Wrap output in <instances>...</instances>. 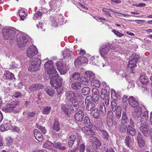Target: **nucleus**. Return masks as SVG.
<instances>
[{
    "label": "nucleus",
    "mask_w": 152,
    "mask_h": 152,
    "mask_svg": "<svg viewBox=\"0 0 152 152\" xmlns=\"http://www.w3.org/2000/svg\"><path fill=\"white\" fill-rule=\"evenodd\" d=\"M140 56L138 54L133 53L129 61L127 67V71L129 73H133L135 71L134 67L137 66L136 64L137 61L140 59Z\"/></svg>",
    "instance_id": "obj_1"
},
{
    "label": "nucleus",
    "mask_w": 152,
    "mask_h": 152,
    "mask_svg": "<svg viewBox=\"0 0 152 152\" xmlns=\"http://www.w3.org/2000/svg\"><path fill=\"white\" fill-rule=\"evenodd\" d=\"M2 34L4 39L5 40L13 41L15 35V31L12 28H6L2 30Z\"/></svg>",
    "instance_id": "obj_2"
},
{
    "label": "nucleus",
    "mask_w": 152,
    "mask_h": 152,
    "mask_svg": "<svg viewBox=\"0 0 152 152\" xmlns=\"http://www.w3.org/2000/svg\"><path fill=\"white\" fill-rule=\"evenodd\" d=\"M41 64V60L38 58H34L32 59L29 64L28 70L35 72L39 70Z\"/></svg>",
    "instance_id": "obj_3"
},
{
    "label": "nucleus",
    "mask_w": 152,
    "mask_h": 152,
    "mask_svg": "<svg viewBox=\"0 0 152 152\" xmlns=\"http://www.w3.org/2000/svg\"><path fill=\"white\" fill-rule=\"evenodd\" d=\"M50 80L51 85L55 89L58 88L62 86L63 79L61 77H58V75L51 76Z\"/></svg>",
    "instance_id": "obj_4"
},
{
    "label": "nucleus",
    "mask_w": 152,
    "mask_h": 152,
    "mask_svg": "<svg viewBox=\"0 0 152 152\" xmlns=\"http://www.w3.org/2000/svg\"><path fill=\"white\" fill-rule=\"evenodd\" d=\"M16 40L18 42V46L21 48L25 47L28 41L26 35L21 33L18 34L17 35Z\"/></svg>",
    "instance_id": "obj_5"
},
{
    "label": "nucleus",
    "mask_w": 152,
    "mask_h": 152,
    "mask_svg": "<svg viewBox=\"0 0 152 152\" xmlns=\"http://www.w3.org/2000/svg\"><path fill=\"white\" fill-rule=\"evenodd\" d=\"M73 106H74L73 104H68V103L67 104H62L61 105L62 110L68 117L70 116L71 111L74 110Z\"/></svg>",
    "instance_id": "obj_6"
},
{
    "label": "nucleus",
    "mask_w": 152,
    "mask_h": 152,
    "mask_svg": "<svg viewBox=\"0 0 152 152\" xmlns=\"http://www.w3.org/2000/svg\"><path fill=\"white\" fill-rule=\"evenodd\" d=\"M38 50L34 45L30 46L27 50L26 54L28 57L33 58L37 53Z\"/></svg>",
    "instance_id": "obj_7"
},
{
    "label": "nucleus",
    "mask_w": 152,
    "mask_h": 152,
    "mask_svg": "<svg viewBox=\"0 0 152 152\" xmlns=\"http://www.w3.org/2000/svg\"><path fill=\"white\" fill-rule=\"evenodd\" d=\"M109 49L114 50V48L111 45L108 44L106 45L104 47H102L99 49L101 55L104 58H106Z\"/></svg>",
    "instance_id": "obj_8"
},
{
    "label": "nucleus",
    "mask_w": 152,
    "mask_h": 152,
    "mask_svg": "<svg viewBox=\"0 0 152 152\" xmlns=\"http://www.w3.org/2000/svg\"><path fill=\"white\" fill-rule=\"evenodd\" d=\"M19 101H15L11 102L9 104H6L5 110L6 111L9 112H11L13 111V109L15 108L17 106L19 105Z\"/></svg>",
    "instance_id": "obj_9"
},
{
    "label": "nucleus",
    "mask_w": 152,
    "mask_h": 152,
    "mask_svg": "<svg viewBox=\"0 0 152 152\" xmlns=\"http://www.w3.org/2000/svg\"><path fill=\"white\" fill-rule=\"evenodd\" d=\"M63 62V60H61L60 61H58L56 63V66L57 69L61 75L66 74L67 71L66 69L64 68Z\"/></svg>",
    "instance_id": "obj_10"
},
{
    "label": "nucleus",
    "mask_w": 152,
    "mask_h": 152,
    "mask_svg": "<svg viewBox=\"0 0 152 152\" xmlns=\"http://www.w3.org/2000/svg\"><path fill=\"white\" fill-rule=\"evenodd\" d=\"M93 126V124H91L89 127L84 126L82 128V130L86 135L93 136L95 135V133L91 129Z\"/></svg>",
    "instance_id": "obj_11"
},
{
    "label": "nucleus",
    "mask_w": 152,
    "mask_h": 152,
    "mask_svg": "<svg viewBox=\"0 0 152 152\" xmlns=\"http://www.w3.org/2000/svg\"><path fill=\"white\" fill-rule=\"evenodd\" d=\"M65 96L68 104H73V102L75 101L74 99V92L72 91H67L66 93Z\"/></svg>",
    "instance_id": "obj_12"
},
{
    "label": "nucleus",
    "mask_w": 152,
    "mask_h": 152,
    "mask_svg": "<svg viewBox=\"0 0 152 152\" xmlns=\"http://www.w3.org/2000/svg\"><path fill=\"white\" fill-rule=\"evenodd\" d=\"M113 112L111 111H108L107 114V117L106 118V121L107 124L109 127H111L113 124Z\"/></svg>",
    "instance_id": "obj_13"
},
{
    "label": "nucleus",
    "mask_w": 152,
    "mask_h": 152,
    "mask_svg": "<svg viewBox=\"0 0 152 152\" xmlns=\"http://www.w3.org/2000/svg\"><path fill=\"white\" fill-rule=\"evenodd\" d=\"M43 87V85L40 84H34L29 87V91L34 93L37 90L42 89Z\"/></svg>",
    "instance_id": "obj_14"
},
{
    "label": "nucleus",
    "mask_w": 152,
    "mask_h": 152,
    "mask_svg": "<svg viewBox=\"0 0 152 152\" xmlns=\"http://www.w3.org/2000/svg\"><path fill=\"white\" fill-rule=\"evenodd\" d=\"M152 128L148 127L145 125L140 128V130L144 135L146 137H149V135Z\"/></svg>",
    "instance_id": "obj_15"
},
{
    "label": "nucleus",
    "mask_w": 152,
    "mask_h": 152,
    "mask_svg": "<svg viewBox=\"0 0 152 152\" xmlns=\"http://www.w3.org/2000/svg\"><path fill=\"white\" fill-rule=\"evenodd\" d=\"M142 137L143 136L140 132L138 133L137 137V140L138 145L140 148H142L145 145V140L143 139Z\"/></svg>",
    "instance_id": "obj_16"
},
{
    "label": "nucleus",
    "mask_w": 152,
    "mask_h": 152,
    "mask_svg": "<svg viewBox=\"0 0 152 152\" xmlns=\"http://www.w3.org/2000/svg\"><path fill=\"white\" fill-rule=\"evenodd\" d=\"M92 101L96 102L99 99V93L98 90L96 88L92 89Z\"/></svg>",
    "instance_id": "obj_17"
},
{
    "label": "nucleus",
    "mask_w": 152,
    "mask_h": 152,
    "mask_svg": "<svg viewBox=\"0 0 152 152\" xmlns=\"http://www.w3.org/2000/svg\"><path fill=\"white\" fill-rule=\"evenodd\" d=\"M84 117V113L82 110H80L77 112L75 116L76 120L78 121L81 122L83 121Z\"/></svg>",
    "instance_id": "obj_18"
},
{
    "label": "nucleus",
    "mask_w": 152,
    "mask_h": 152,
    "mask_svg": "<svg viewBox=\"0 0 152 152\" xmlns=\"http://www.w3.org/2000/svg\"><path fill=\"white\" fill-rule=\"evenodd\" d=\"M77 136L75 135H70L68 137H67L68 140V145L70 147H72V145L76 142Z\"/></svg>",
    "instance_id": "obj_19"
},
{
    "label": "nucleus",
    "mask_w": 152,
    "mask_h": 152,
    "mask_svg": "<svg viewBox=\"0 0 152 152\" xmlns=\"http://www.w3.org/2000/svg\"><path fill=\"white\" fill-rule=\"evenodd\" d=\"M91 139L93 140L92 141V146L95 148H97L98 147L102 145V144L99 140L97 138L95 137L92 136L90 137Z\"/></svg>",
    "instance_id": "obj_20"
},
{
    "label": "nucleus",
    "mask_w": 152,
    "mask_h": 152,
    "mask_svg": "<svg viewBox=\"0 0 152 152\" xmlns=\"http://www.w3.org/2000/svg\"><path fill=\"white\" fill-rule=\"evenodd\" d=\"M34 134L35 139L39 142H42L43 139L42 133L39 130L35 129L34 131Z\"/></svg>",
    "instance_id": "obj_21"
},
{
    "label": "nucleus",
    "mask_w": 152,
    "mask_h": 152,
    "mask_svg": "<svg viewBox=\"0 0 152 152\" xmlns=\"http://www.w3.org/2000/svg\"><path fill=\"white\" fill-rule=\"evenodd\" d=\"M121 107L119 106H118L116 112V115L113 118V120L115 122H117L121 118Z\"/></svg>",
    "instance_id": "obj_22"
},
{
    "label": "nucleus",
    "mask_w": 152,
    "mask_h": 152,
    "mask_svg": "<svg viewBox=\"0 0 152 152\" xmlns=\"http://www.w3.org/2000/svg\"><path fill=\"white\" fill-rule=\"evenodd\" d=\"M129 103L130 105L132 107H136L139 104L136 99L132 96L129 97Z\"/></svg>",
    "instance_id": "obj_23"
},
{
    "label": "nucleus",
    "mask_w": 152,
    "mask_h": 152,
    "mask_svg": "<svg viewBox=\"0 0 152 152\" xmlns=\"http://www.w3.org/2000/svg\"><path fill=\"white\" fill-rule=\"evenodd\" d=\"M100 111L98 109L95 108L92 110L91 112V114L94 118L99 119L100 118Z\"/></svg>",
    "instance_id": "obj_24"
},
{
    "label": "nucleus",
    "mask_w": 152,
    "mask_h": 152,
    "mask_svg": "<svg viewBox=\"0 0 152 152\" xmlns=\"http://www.w3.org/2000/svg\"><path fill=\"white\" fill-rule=\"evenodd\" d=\"M142 113V109L140 106H138L136 108L135 111L133 113V116L135 118H140Z\"/></svg>",
    "instance_id": "obj_25"
},
{
    "label": "nucleus",
    "mask_w": 152,
    "mask_h": 152,
    "mask_svg": "<svg viewBox=\"0 0 152 152\" xmlns=\"http://www.w3.org/2000/svg\"><path fill=\"white\" fill-rule=\"evenodd\" d=\"M134 127L131 126V125H128L126 127L127 133L131 136H134L136 132Z\"/></svg>",
    "instance_id": "obj_26"
},
{
    "label": "nucleus",
    "mask_w": 152,
    "mask_h": 152,
    "mask_svg": "<svg viewBox=\"0 0 152 152\" xmlns=\"http://www.w3.org/2000/svg\"><path fill=\"white\" fill-rule=\"evenodd\" d=\"M140 80L142 83L145 84H146L149 81L148 77L144 73H142L140 75Z\"/></svg>",
    "instance_id": "obj_27"
},
{
    "label": "nucleus",
    "mask_w": 152,
    "mask_h": 152,
    "mask_svg": "<svg viewBox=\"0 0 152 152\" xmlns=\"http://www.w3.org/2000/svg\"><path fill=\"white\" fill-rule=\"evenodd\" d=\"M74 99L75 100L73 102V104L77 103V101H80L83 99V96L81 94L77 92H74Z\"/></svg>",
    "instance_id": "obj_28"
},
{
    "label": "nucleus",
    "mask_w": 152,
    "mask_h": 152,
    "mask_svg": "<svg viewBox=\"0 0 152 152\" xmlns=\"http://www.w3.org/2000/svg\"><path fill=\"white\" fill-rule=\"evenodd\" d=\"M48 69L49 70H45V71L47 73L48 75H52V76L55 75H58L57 74V71H56L55 68L54 67V66Z\"/></svg>",
    "instance_id": "obj_29"
},
{
    "label": "nucleus",
    "mask_w": 152,
    "mask_h": 152,
    "mask_svg": "<svg viewBox=\"0 0 152 152\" xmlns=\"http://www.w3.org/2000/svg\"><path fill=\"white\" fill-rule=\"evenodd\" d=\"M148 119V111H145L143 113L140 120V121L142 124L146 123Z\"/></svg>",
    "instance_id": "obj_30"
},
{
    "label": "nucleus",
    "mask_w": 152,
    "mask_h": 152,
    "mask_svg": "<svg viewBox=\"0 0 152 152\" xmlns=\"http://www.w3.org/2000/svg\"><path fill=\"white\" fill-rule=\"evenodd\" d=\"M14 77V75L9 71L6 72L3 76L4 79L11 80Z\"/></svg>",
    "instance_id": "obj_31"
},
{
    "label": "nucleus",
    "mask_w": 152,
    "mask_h": 152,
    "mask_svg": "<svg viewBox=\"0 0 152 152\" xmlns=\"http://www.w3.org/2000/svg\"><path fill=\"white\" fill-rule=\"evenodd\" d=\"M71 87L73 89L75 90L80 89L81 88V84L79 82H74L72 84Z\"/></svg>",
    "instance_id": "obj_32"
},
{
    "label": "nucleus",
    "mask_w": 152,
    "mask_h": 152,
    "mask_svg": "<svg viewBox=\"0 0 152 152\" xmlns=\"http://www.w3.org/2000/svg\"><path fill=\"white\" fill-rule=\"evenodd\" d=\"M53 129L54 131L58 132L60 130L59 124L57 120H55L53 125Z\"/></svg>",
    "instance_id": "obj_33"
},
{
    "label": "nucleus",
    "mask_w": 152,
    "mask_h": 152,
    "mask_svg": "<svg viewBox=\"0 0 152 152\" xmlns=\"http://www.w3.org/2000/svg\"><path fill=\"white\" fill-rule=\"evenodd\" d=\"M45 91L50 96L52 97L54 95V91L50 87H47L45 88Z\"/></svg>",
    "instance_id": "obj_34"
},
{
    "label": "nucleus",
    "mask_w": 152,
    "mask_h": 152,
    "mask_svg": "<svg viewBox=\"0 0 152 152\" xmlns=\"http://www.w3.org/2000/svg\"><path fill=\"white\" fill-rule=\"evenodd\" d=\"M54 66V63L51 61H47L44 64L45 70H49L48 69L50 68L51 67Z\"/></svg>",
    "instance_id": "obj_35"
},
{
    "label": "nucleus",
    "mask_w": 152,
    "mask_h": 152,
    "mask_svg": "<svg viewBox=\"0 0 152 152\" xmlns=\"http://www.w3.org/2000/svg\"><path fill=\"white\" fill-rule=\"evenodd\" d=\"M53 146L54 147L62 150H66V147L64 146H62V144L60 142H55L53 144Z\"/></svg>",
    "instance_id": "obj_36"
},
{
    "label": "nucleus",
    "mask_w": 152,
    "mask_h": 152,
    "mask_svg": "<svg viewBox=\"0 0 152 152\" xmlns=\"http://www.w3.org/2000/svg\"><path fill=\"white\" fill-rule=\"evenodd\" d=\"M86 76L88 78L89 80H90L91 82L94 80V79L95 77L94 74L91 72H86Z\"/></svg>",
    "instance_id": "obj_37"
},
{
    "label": "nucleus",
    "mask_w": 152,
    "mask_h": 152,
    "mask_svg": "<svg viewBox=\"0 0 152 152\" xmlns=\"http://www.w3.org/2000/svg\"><path fill=\"white\" fill-rule=\"evenodd\" d=\"M81 91L84 95H87L90 93V88L88 87H84L82 89Z\"/></svg>",
    "instance_id": "obj_38"
},
{
    "label": "nucleus",
    "mask_w": 152,
    "mask_h": 152,
    "mask_svg": "<svg viewBox=\"0 0 152 152\" xmlns=\"http://www.w3.org/2000/svg\"><path fill=\"white\" fill-rule=\"evenodd\" d=\"M95 107V104L93 102L90 101L86 105V108L88 111L91 110Z\"/></svg>",
    "instance_id": "obj_39"
},
{
    "label": "nucleus",
    "mask_w": 152,
    "mask_h": 152,
    "mask_svg": "<svg viewBox=\"0 0 152 152\" xmlns=\"http://www.w3.org/2000/svg\"><path fill=\"white\" fill-rule=\"evenodd\" d=\"M100 109L101 114L102 115H104L106 113V110L105 108V106L104 103H102L100 106Z\"/></svg>",
    "instance_id": "obj_40"
},
{
    "label": "nucleus",
    "mask_w": 152,
    "mask_h": 152,
    "mask_svg": "<svg viewBox=\"0 0 152 152\" xmlns=\"http://www.w3.org/2000/svg\"><path fill=\"white\" fill-rule=\"evenodd\" d=\"M129 119L126 115V113L125 112H123L121 118V123H127Z\"/></svg>",
    "instance_id": "obj_41"
},
{
    "label": "nucleus",
    "mask_w": 152,
    "mask_h": 152,
    "mask_svg": "<svg viewBox=\"0 0 152 152\" xmlns=\"http://www.w3.org/2000/svg\"><path fill=\"white\" fill-rule=\"evenodd\" d=\"M89 80L87 77H83L80 78V81L82 84L86 85H87L88 84Z\"/></svg>",
    "instance_id": "obj_42"
},
{
    "label": "nucleus",
    "mask_w": 152,
    "mask_h": 152,
    "mask_svg": "<svg viewBox=\"0 0 152 152\" xmlns=\"http://www.w3.org/2000/svg\"><path fill=\"white\" fill-rule=\"evenodd\" d=\"M51 107L50 106H45L42 111V113L43 114L48 115L49 114L51 110Z\"/></svg>",
    "instance_id": "obj_43"
},
{
    "label": "nucleus",
    "mask_w": 152,
    "mask_h": 152,
    "mask_svg": "<svg viewBox=\"0 0 152 152\" xmlns=\"http://www.w3.org/2000/svg\"><path fill=\"white\" fill-rule=\"evenodd\" d=\"M126 145L129 147H131V144L132 143V140L131 138L129 135H127L125 139Z\"/></svg>",
    "instance_id": "obj_44"
},
{
    "label": "nucleus",
    "mask_w": 152,
    "mask_h": 152,
    "mask_svg": "<svg viewBox=\"0 0 152 152\" xmlns=\"http://www.w3.org/2000/svg\"><path fill=\"white\" fill-rule=\"evenodd\" d=\"M111 108L113 111H115L117 108V104L115 101H112L111 103Z\"/></svg>",
    "instance_id": "obj_45"
},
{
    "label": "nucleus",
    "mask_w": 152,
    "mask_h": 152,
    "mask_svg": "<svg viewBox=\"0 0 152 152\" xmlns=\"http://www.w3.org/2000/svg\"><path fill=\"white\" fill-rule=\"evenodd\" d=\"M19 15L22 20H23L26 18V14L23 10H21L19 12Z\"/></svg>",
    "instance_id": "obj_46"
},
{
    "label": "nucleus",
    "mask_w": 152,
    "mask_h": 152,
    "mask_svg": "<svg viewBox=\"0 0 152 152\" xmlns=\"http://www.w3.org/2000/svg\"><path fill=\"white\" fill-rule=\"evenodd\" d=\"M80 58L79 57H78L77 59H76L74 62V64L75 66L78 68L79 66L81 65L82 64L81 62V60L80 59Z\"/></svg>",
    "instance_id": "obj_47"
},
{
    "label": "nucleus",
    "mask_w": 152,
    "mask_h": 152,
    "mask_svg": "<svg viewBox=\"0 0 152 152\" xmlns=\"http://www.w3.org/2000/svg\"><path fill=\"white\" fill-rule=\"evenodd\" d=\"M91 84L92 85L96 87H99L100 86V83L98 80H94L92 81Z\"/></svg>",
    "instance_id": "obj_48"
},
{
    "label": "nucleus",
    "mask_w": 152,
    "mask_h": 152,
    "mask_svg": "<svg viewBox=\"0 0 152 152\" xmlns=\"http://www.w3.org/2000/svg\"><path fill=\"white\" fill-rule=\"evenodd\" d=\"M42 15V13L40 11H37V12L34 14L33 18L35 20H36Z\"/></svg>",
    "instance_id": "obj_49"
},
{
    "label": "nucleus",
    "mask_w": 152,
    "mask_h": 152,
    "mask_svg": "<svg viewBox=\"0 0 152 152\" xmlns=\"http://www.w3.org/2000/svg\"><path fill=\"white\" fill-rule=\"evenodd\" d=\"M84 123L85 125H87L89 126H90L91 124L90 123L89 118L87 116L85 117L84 119Z\"/></svg>",
    "instance_id": "obj_50"
},
{
    "label": "nucleus",
    "mask_w": 152,
    "mask_h": 152,
    "mask_svg": "<svg viewBox=\"0 0 152 152\" xmlns=\"http://www.w3.org/2000/svg\"><path fill=\"white\" fill-rule=\"evenodd\" d=\"M102 132L103 138L105 139H108L109 134L107 132L104 130H102Z\"/></svg>",
    "instance_id": "obj_51"
},
{
    "label": "nucleus",
    "mask_w": 152,
    "mask_h": 152,
    "mask_svg": "<svg viewBox=\"0 0 152 152\" xmlns=\"http://www.w3.org/2000/svg\"><path fill=\"white\" fill-rule=\"evenodd\" d=\"M72 77L73 79L77 80L80 77V75L79 73L77 72L74 73L72 75Z\"/></svg>",
    "instance_id": "obj_52"
},
{
    "label": "nucleus",
    "mask_w": 152,
    "mask_h": 152,
    "mask_svg": "<svg viewBox=\"0 0 152 152\" xmlns=\"http://www.w3.org/2000/svg\"><path fill=\"white\" fill-rule=\"evenodd\" d=\"M23 96V95L21 92L18 91L15 92L13 95V96L15 98H21Z\"/></svg>",
    "instance_id": "obj_53"
},
{
    "label": "nucleus",
    "mask_w": 152,
    "mask_h": 152,
    "mask_svg": "<svg viewBox=\"0 0 152 152\" xmlns=\"http://www.w3.org/2000/svg\"><path fill=\"white\" fill-rule=\"evenodd\" d=\"M112 32L114 33V34L119 37H121L124 36V34L121 33L120 32L117 31L115 29L112 30Z\"/></svg>",
    "instance_id": "obj_54"
},
{
    "label": "nucleus",
    "mask_w": 152,
    "mask_h": 152,
    "mask_svg": "<svg viewBox=\"0 0 152 152\" xmlns=\"http://www.w3.org/2000/svg\"><path fill=\"white\" fill-rule=\"evenodd\" d=\"M5 126H6L9 129H10V126H11L10 121L7 120H4L3 122V124Z\"/></svg>",
    "instance_id": "obj_55"
},
{
    "label": "nucleus",
    "mask_w": 152,
    "mask_h": 152,
    "mask_svg": "<svg viewBox=\"0 0 152 152\" xmlns=\"http://www.w3.org/2000/svg\"><path fill=\"white\" fill-rule=\"evenodd\" d=\"M53 143L50 141H47L45 143V146L48 149H49L52 148V145L53 146Z\"/></svg>",
    "instance_id": "obj_56"
},
{
    "label": "nucleus",
    "mask_w": 152,
    "mask_h": 152,
    "mask_svg": "<svg viewBox=\"0 0 152 152\" xmlns=\"http://www.w3.org/2000/svg\"><path fill=\"white\" fill-rule=\"evenodd\" d=\"M109 95V93H107L106 95H101L100 97L102 99L104 100H107V99H110Z\"/></svg>",
    "instance_id": "obj_57"
},
{
    "label": "nucleus",
    "mask_w": 152,
    "mask_h": 152,
    "mask_svg": "<svg viewBox=\"0 0 152 152\" xmlns=\"http://www.w3.org/2000/svg\"><path fill=\"white\" fill-rule=\"evenodd\" d=\"M37 112L36 111H32L28 112V116L29 118L34 117L36 114Z\"/></svg>",
    "instance_id": "obj_58"
},
{
    "label": "nucleus",
    "mask_w": 152,
    "mask_h": 152,
    "mask_svg": "<svg viewBox=\"0 0 152 152\" xmlns=\"http://www.w3.org/2000/svg\"><path fill=\"white\" fill-rule=\"evenodd\" d=\"M97 148H95L93 146L88 147L87 149L88 152H97L96 151V149Z\"/></svg>",
    "instance_id": "obj_59"
},
{
    "label": "nucleus",
    "mask_w": 152,
    "mask_h": 152,
    "mask_svg": "<svg viewBox=\"0 0 152 152\" xmlns=\"http://www.w3.org/2000/svg\"><path fill=\"white\" fill-rule=\"evenodd\" d=\"M126 126L123 123L121 125L120 128V131L122 132H124L126 131Z\"/></svg>",
    "instance_id": "obj_60"
},
{
    "label": "nucleus",
    "mask_w": 152,
    "mask_h": 152,
    "mask_svg": "<svg viewBox=\"0 0 152 152\" xmlns=\"http://www.w3.org/2000/svg\"><path fill=\"white\" fill-rule=\"evenodd\" d=\"M53 135L54 137L57 138L62 136L63 135V134L61 132H60L58 133L53 132Z\"/></svg>",
    "instance_id": "obj_61"
},
{
    "label": "nucleus",
    "mask_w": 152,
    "mask_h": 152,
    "mask_svg": "<svg viewBox=\"0 0 152 152\" xmlns=\"http://www.w3.org/2000/svg\"><path fill=\"white\" fill-rule=\"evenodd\" d=\"M79 57H80L81 58H80V59L81 60V62L82 63H87L88 62V61L87 60V58H86L84 56H79Z\"/></svg>",
    "instance_id": "obj_62"
},
{
    "label": "nucleus",
    "mask_w": 152,
    "mask_h": 152,
    "mask_svg": "<svg viewBox=\"0 0 152 152\" xmlns=\"http://www.w3.org/2000/svg\"><path fill=\"white\" fill-rule=\"evenodd\" d=\"M0 129L2 132H4L6 130H8L9 129L5 126L3 124H1L0 126Z\"/></svg>",
    "instance_id": "obj_63"
},
{
    "label": "nucleus",
    "mask_w": 152,
    "mask_h": 152,
    "mask_svg": "<svg viewBox=\"0 0 152 152\" xmlns=\"http://www.w3.org/2000/svg\"><path fill=\"white\" fill-rule=\"evenodd\" d=\"M85 146L84 144H82L79 148V152H84L85 150Z\"/></svg>",
    "instance_id": "obj_64"
}]
</instances>
